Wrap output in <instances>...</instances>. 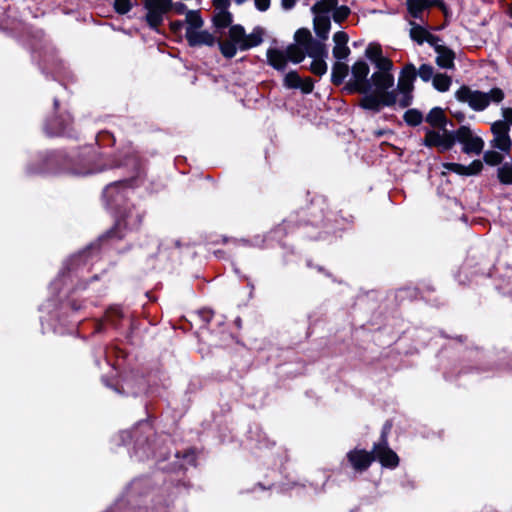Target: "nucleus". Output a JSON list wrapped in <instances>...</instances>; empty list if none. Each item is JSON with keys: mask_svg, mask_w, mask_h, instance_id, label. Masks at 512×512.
I'll return each mask as SVG.
<instances>
[{"mask_svg": "<svg viewBox=\"0 0 512 512\" xmlns=\"http://www.w3.org/2000/svg\"><path fill=\"white\" fill-rule=\"evenodd\" d=\"M492 146L502 152H509L512 141L509 135H493Z\"/></svg>", "mask_w": 512, "mask_h": 512, "instance_id": "nucleus-28", "label": "nucleus"}, {"mask_svg": "<svg viewBox=\"0 0 512 512\" xmlns=\"http://www.w3.org/2000/svg\"><path fill=\"white\" fill-rule=\"evenodd\" d=\"M296 4V0H281V5L285 10L292 9Z\"/></svg>", "mask_w": 512, "mask_h": 512, "instance_id": "nucleus-51", "label": "nucleus"}, {"mask_svg": "<svg viewBox=\"0 0 512 512\" xmlns=\"http://www.w3.org/2000/svg\"><path fill=\"white\" fill-rule=\"evenodd\" d=\"M217 12L213 16L214 25L217 28H226L232 23V15L227 10L229 0H215Z\"/></svg>", "mask_w": 512, "mask_h": 512, "instance_id": "nucleus-16", "label": "nucleus"}, {"mask_svg": "<svg viewBox=\"0 0 512 512\" xmlns=\"http://www.w3.org/2000/svg\"><path fill=\"white\" fill-rule=\"evenodd\" d=\"M365 54L373 63L382 56L381 48L373 44L368 45Z\"/></svg>", "mask_w": 512, "mask_h": 512, "instance_id": "nucleus-43", "label": "nucleus"}, {"mask_svg": "<svg viewBox=\"0 0 512 512\" xmlns=\"http://www.w3.org/2000/svg\"><path fill=\"white\" fill-rule=\"evenodd\" d=\"M325 58L326 57H319V58L313 59L310 69L314 74H316L318 76H322L327 72L328 67L325 62Z\"/></svg>", "mask_w": 512, "mask_h": 512, "instance_id": "nucleus-36", "label": "nucleus"}, {"mask_svg": "<svg viewBox=\"0 0 512 512\" xmlns=\"http://www.w3.org/2000/svg\"><path fill=\"white\" fill-rule=\"evenodd\" d=\"M451 85V78L446 74H436L433 77V86L440 92H446L449 90Z\"/></svg>", "mask_w": 512, "mask_h": 512, "instance_id": "nucleus-30", "label": "nucleus"}, {"mask_svg": "<svg viewBox=\"0 0 512 512\" xmlns=\"http://www.w3.org/2000/svg\"><path fill=\"white\" fill-rule=\"evenodd\" d=\"M410 37L417 44L422 45L424 42L428 43L431 47L433 45H437V42H440V38L431 34L425 27L420 24H417L413 21H410Z\"/></svg>", "mask_w": 512, "mask_h": 512, "instance_id": "nucleus-13", "label": "nucleus"}, {"mask_svg": "<svg viewBox=\"0 0 512 512\" xmlns=\"http://www.w3.org/2000/svg\"><path fill=\"white\" fill-rule=\"evenodd\" d=\"M497 176L502 184H512V163H504L497 170Z\"/></svg>", "mask_w": 512, "mask_h": 512, "instance_id": "nucleus-29", "label": "nucleus"}, {"mask_svg": "<svg viewBox=\"0 0 512 512\" xmlns=\"http://www.w3.org/2000/svg\"><path fill=\"white\" fill-rule=\"evenodd\" d=\"M404 120L411 126H417L422 122L423 116L418 110L409 109L404 114Z\"/></svg>", "mask_w": 512, "mask_h": 512, "instance_id": "nucleus-35", "label": "nucleus"}, {"mask_svg": "<svg viewBox=\"0 0 512 512\" xmlns=\"http://www.w3.org/2000/svg\"><path fill=\"white\" fill-rule=\"evenodd\" d=\"M374 64L378 68L377 72H384L386 74H391L390 71L392 70L393 64L388 58L381 56L379 59H377L374 62Z\"/></svg>", "mask_w": 512, "mask_h": 512, "instance_id": "nucleus-41", "label": "nucleus"}, {"mask_svg": "<svg viewBox=\"0 0 512 512\" xmlns=\"http://www.w3.org/2000/svg\"><path fill=\"white\" fill-rule=\"evenodd\" d=\"M510 126L506 121L497 120L491 125L493 135H509Z\"/></svg>", "mask_w": 512, "mask_h": 512, "instance_id": "nucleus-40", "label": "nucleus"}, {"mask_svg": "<svg viewBox=\"0 0 512 512\" xmlns=\"http://www.w3.org/2000/svg\"><path fill=\"white\" fill-rule=\"evenodd\" d=\"M338 0H320L311 8L314 14L313 24L315 33L322 40L328 38L331 28V14L335 22L340 23L348 17L350 9L347 6H337Z\"/></svg>", "mask_w": 512, "mask_h": 512, "instance_id": "nucleus-2", "label": "nucleus"}, {"mask_svg": "<svg viewBox=\"0 0 512 512\" xmlns=\"http://www.w3.org/2000/svg\"><path fill=\"white\" fill-rule=\"evenodd\" d=\"M370 69L366 62L357 61L351 69L352 77L346 85L349 92L366 94L370 91V80H368Z\"/></svg>", "mask_w": 512, "mask_h": 512, "instance_id": "nucleus-9", "label": "nucleus"}, {"mask_svg": "<svg viewBox=\"0 0 512 512\" xmlns=\"http://www.w3.org/2000/svg\"><path fill=\"white\" fill-rule=\"evenodd\" d=\"M455 98L459 102L468 104L472 110L479 112L484 111L490 104L501 103L505 98V93L498 87L483 92L463 85L455 92Z\"/></svg>", "mask_w": 512, "mask_h": 512, "instance_id": "nucleus-4", "label": "nucleus"}, {"mask_svg": "<svg viewBox=\"0 0 512 512\" xmlns=\"http://www.w3.org/2000/svg\"><path fill=\"white\" fill-rule=\"evenodd\" d=\"M442 130L443 134L441 136V141L438 147H441L443 150H448L454 145L455 141L457 140L456 132H449L446 130V128Z\"/></svg>", "mask_w": 512, "mask_h": 512, "instance_id": "nucleus-33", "label": "nucleus"}, {"mask_svg": "<svg viewBox=\"0 0 512 512\" xmlns=\"http://www.w3.org/2000/svg\"><path fill=\"white\" fill-rule=\"evenodd\" d=\"M140 222V218H139V215H136L135 218L132 216V214H129L127 215L124 219H123V224L125 226H130V227H134L136 226L138 223Z\"/></svg>", "mask_w": 512, "mask_h": 512, "instance_id": "nucleus-46", "label": "nucleus"}, {"mask_svg": "<svg viewBox=\"0 0 512 512\" xmlns=\"http://www.w3.org/2000/svg\"><path fill=\"white\" fill-rule=\"evenodd\" d=\"M294 38L295 41L298 43V46L302 48H304L307 45V43H309L313 39L310 31L305 28L297 30Z\"/></svg>", "mask_w": 512, "mask_h": 512, "instance_id": "nucleus-37", "label": "nucleus"}, {"mask_svg": "<svg viewBox=\"0 0 512 512\" xmlns=\"http://www.w3.org/2000/svg\"><path fill=\"white\" fill-rule=\"evenodd\" d=\"M431 5L430 0H407L410 15L415 19H421L422 13Z\"/></svg>", "mask_w": 512, "mask_h": 512, "instance_id": "nucleus-23", "label": "nucleus"}, {"mask_svg": "<svg viewBox=\"0 0 512 512\" xmlns=\"http://www.w3.org/2000/svg\"><path fill=\"white\" fill-rule=\"evenodd\" d=\"M153 434L151 425L147 422L140 423L133 430L121 431L118 435L120 441L123 444H128L130 441H134V451L139 459L149 457L150 454H154L148 438Z\"/></svg>", "mask_w": 512, "mask_h": 512, "instance_id": "nucleus-6", "label": "nucleus"}, {"mask_svg": "<svg viewBox=\"0 0 512 512\" xmlns=\"http://www.w3.org/2000/svg\"><path fill=\"white\" fill-rule=\"evenodd\" d=\"M96 257V250L94 246L89 247L85 251L74 255L69 259L66 271L61 272L59 277L51 283V289H58L60 283H66L68 280L71 283L77 281V286L85 288L82 282L85 280V275L90 271L93 266V260Z\"/></svg>", "mask_w": 512, "mask_h": 512, "instance_id": "nucleus-3", "label": "nucleus"}, {"mask_svg": "<svg viewBox=\"0 0 512 512\" xmlns=\"http://www.w3.org/2000/svg\"><path fill=\"white\" fill-rule=\"evenodd\" d=\"M435 3H439V4H440V3H441V0H435Z\"/></svg>", "mask_w": 512, "mask_h": 512, "instance_id": "nucleus-59", "label": "nucleus"}, {"mask_svg": "<svg viewBox=\"0 0 512 512\" xmlns=\"http://www.w3.org/2000/svg\"><path fill=\"white\" fill-rule=\"evenodd\" d=\"M370 89L361 99L360 106L366 110L379 112L382 107H391L397 103V91L393 90L394 76L384 72H374L370 78Z\"/></svg>", "mask_w": 512, "mask_h": 512, "instance_id": "nucleus-1", "label": "nucleus"}, {"mask_svg": "<svg viewBox=\"0 0 512 512\" xmlns=\"http://www.w3.org/2000/svg\"><path fill=\"white\" fill-rule=\"evenodd\" d=\"M283 85L288 89H300L303 93L312 92L314 84L310 78L301 79L296 71H290L285 74Z\"/></svg>", "mask_w": 512, "mask_h": 512, "instance_id": "nucleus-15", "label": "nucleus"}, {"mask_svg": "<svg viewBox=\"0 0 512 512\" xmlns=\"http://www.w3.org/2000/svg\"><path fill=\"white\" fill-rule=\"evenodd\" d=\"M255 6L260 11H266L270 6V0H255Z\"/></svg>", "mask_w": 512, "mask_h": 512, "instance_id": "nucleus-49", "label": "nucleus"}, {"mask_svg": "<svg viewBox=\"0 0 512 512\" xmlns=\"http://www.w3.org/2000/svg\"><path fill=\"white\" fill-rule=\"evenodd\" d=\"M426 121L440 129H445L448 123V120L444 114V111L440 107H434L430 110L428 115L426 116Z\"/></svg>", "mask_w": 512, "mask_h": 512, "instance_id": "nucleus-22", "label": "nucleus"}, {"mask_svg": "<svg viewBox=\"0 0 512 512\" xmlns=\"http://www.w3.org/2000/svg\"><path fill=\"white\" fill-rule=\"evenodd\" d=\"M262 30L260 28H255L250 34L245 35V44L241 46V50L245 51L252 47H256L262 42Z\"/></svg>", "mask_w": 512, "mask_h": 512, "instance_id": "nucleus-25", "label": "nucleus"}, {"mask_svg": "<svg viewBox=\"0 0 512 512\" xmlns=\"http://www.w3.org/2000/svg\"><path fill=\"white\" fill-rule=\"evenodd\" d=\"M266 56L270 66L278 71H284L288 61H291L294 64L302 62L305 58V52L302 47L291 44L286 48V50L269 48Z\"/></svg>", "mask_w": 512, "mask_h": 512, "instance_id": "nucleus-7", "label": "nucleus"}, {"mask_svg": "<svg viewBox=\"0 0 512 512\" xmlns=\"http://www.w3.org/2000/svg\"><path fill=\"white\" fill-rule=\"evenodd\" d=\"M114 236H115V232L110 231L109 234H108V237L109 238H113Z\"/></svg>", "mask_w": 512, "mask_h": 512, "instance_id": "nucleus-56", "label": "nucleus"}, {"mask_svg": "<svg viewBox=\"0 0 512 512\" xmlns=\"http://www.w3.org/2000/svg\"><path fill=\"white\" fill-rule=\"evenodd\" d=\"M143 7L146 10L145 20L148 26L158 31L163 23L165 15L174 10L177 14H185L188 11L182 2L173 3L172 0H144Z\"/></svg>", "mask_w": 512, "mask_h": 512, "instance_id": "nucleus-5", "label": "nucleus"}, {"mask_svg": "<svg viewBox=\"0 0 512 512\" xmlns=\"http://www.w3.org/2000/svg\"><path fill=\"white\" fill-rule=\"evenodd\" d=\"M123 186L124 182H117L108 185L103 192L104 197L111 201V203H116L118 201V194L120 192V188H122Z\"/></svg>", "mask_w": 512, "mask_h": 512, "instance_id": "nucleus-32", "label": "nucleus"}, {"mask_svg": "<svg viewBox=\"0 0 512 512\" xmlns=\"http://www.w3.org/2000/svg\"><path fill=\"white\" fill-rule=\"evenodd\" d=\"M49 306H50V304H49V305L42 304V305L40 306V310H41V311L49 310Z\"/></svg>", "mask_w": 512, "mask_h": 512, "instance_id": "nucleus-55", "label": "nucleus"}, {"mask_svg": "<svg viewBox=\"0 0 512 512\" xmlns=\"http://www.w3.org/2000/svg\"><path fill=\"white\" fill-rule=\"evenodd\" d=\"M348 74V66L337 61L332 67L331 80L334 84H341Z\"/></svg>", "mask_w": 512, "mask_h": 512, "instance_id": "nucleus-26", "label": "nucleus"}, {"mask_svg": "<svg viewBox=\"0 0 512 512\" xmlns=\"http://www.w3.org/2000/svg\"><path fill=\"white\" fill-rule=\"evenodd\" d=\"M350 54V49L347 45H335L333 48V56L338 59H346Z\"/></svg>", "mask_w": 512, "mask_h": 512, "instance_id": "nucleus-44", "label": "nucleus"}, {"mask_svg": "<svg viewBox=\"0 0 512 512\" xmlns=\"http://www.w3.org/2000/svg\"><path fill=\"white\" fill-rule=\"evenodd\" d=\"M45 130L48 135H64V136H72L70 129V117L67 116L62 119H57L53 122H49L45 126Z\"/></svg>", "mask_w": 512, "mask_h": 512, "instance_id": "nucleus-19", "label": "nucleus"}, {"mask_svg": "<svg viewBox=\"0 0 512 512\" xmlns=\"http://www.w3.org/2000/svg\"><path fill=\"white\" fill-rule=\"evenodd\" d=\"M111 137L109 133H102L98 136L97 140L100 141V138H103V137Z\"/></svg>", "mask_w": 512, "mask_h": 512, "instance_id": "nucleus-54", "label": "nucleus"}, {"mask_svg": "<svg viewBox=\"0 0 512 512\" xmlns=\"http://www.w3.org/2000/svg\"><path fill=\"white\" fill-rule=\"evenodd\" d=\"M245 35V30L241 25H232L229 29V40L237 44L239 50H241L243 43L245 44Z\"/></svg>", "mask_w": 512, "mask_h": 512, "instance_id": "nucleus-27", "label": "nucleus"}, {"mask_svg": "<svg viewBox=\"0 0 512 512\" xmlns=\"http://www.w3.org/2000/svg\"><path fill=\"white\" fill-rule=\"evenodd\" d=\"M44 170L42 168L40 169H32V168H28V172L29 173H40V172H43Z\"/></svg>", "mask_w": 512, "mask_h": 512, "instance_id": "nucleus-53", "label": "nucleus"}, {"mask_svg": "<svg viewBox=\"0 0 512 512\" xmlns=\"http://www.w3.org/2000/svg\"><path fill=\"white\" fill-rule=\"evenodd\" d=\"M91 149L85 148L84 151L75 159L77 165H80V168H73L71 173L74 175H88L96 172L102 171L103 167L93 166L92 155H90Z\"/></svg>", "mask_w": 512, "mask_h": 512, "instance_id": "nucleus-14", "label": "nucleus"}, {"mask_svg": "<svg viewBox=\"0 0 512 512\" xmlns=\"http://www.w3.org/2000/svg\"><path fill=\"white\" fill-rule=\"evenodd\" d=\"M95 280H97V276H96V275H94V276L91 278V281H95Z\"/></svg>", "mask_w": 512, "mask_h": 512, "instance_id": "nucleus-57", "label": "nucleus"}, {"mask_svg": "<svg viewBox=\"0 0 512 512\" xmlns=\"http://www.w3.org/2000/svg\"><path fill=\"white\" fill-rule=\"evenodd\" d=\"M218 44L222 55L229 59L233 58L239 49L238 45L231 40L218 41Z\"/></svg>", "mask_w": 512, "mask_h": 512, "instance_id": "nucleus-31", "label": "nucleus"}, {"mask_svg": "<svg viewBox=\"0 0 512 512\" xmlns=\"http://www.w3.org/2000/svg\"><path fill=\"white\" fill-rule=\"evenodd\" d=\"M373 453L375 460L377 459L383 467L394 469L399 464L398 455L388 446L385 439L373 445Z\"/></svg>", "mask_w": 512, "mask_h": 512, "instance_id": "nucleus-12", "label": "nucleus"}, {"mask_svg": "<svg viewBox=\"0 0 512 512\" xmlns=\"http://www.w3.org/2000/svg\"><path fill=\"white\" fill-rule=\"evenodd\" d=\"M441 136L442 134L439 132L434 130H427L423 144L427 147L439 146Z\"/></svg>", "mask_w": 512, "mask_h": 512, "instance_id": "nucleus-38", "label": "nucleus"}, {"mask_svg": "<svg viewBox=\"0 0 512 512\" xmlns=\"http://www.w3.org/2000/svg\"><path fill=\"white\" fill-rule=\"evenodd\" d=\"M432 47L437 53L436 63L439 67L444 69H451L454 67L455 54L451 49L440 44V42H437V45H433Z\"/></svg>", "mask_w": 512, "mask_h": 512, "instance_id": "nucleus-18", "label": "nucleus"}, {"mask_svg": "<svg viewBox=\"0 0 512 512\" xmlns=\"http://www.w3.org/2000/svg\"><path fill=\"white\" fill-rule=\"evenodd\" d=\"M185 23H186V33H189L190 31H195L198 29H201L204 21L200 15V12L197 10H188L186 12L185 17Z\"/></svg>", "mask_w": 512, "mask_h": 512, "instance_id": "nucleus-24", "label": "nucleus"}, {"mask_svg": "<svg viewBox=\"0 0 512 512\" xmlns=\"http://www.w3.org/2000/svg\"><path fill=\"white\" fill-rule=\"evenodd\" d=\"M445 168L459 175H476L482 168L483 164L480 160H474L469 166L458 163H447Z\"/></svg>", "mask_w": 512, "mask_h": 512, "instance_id": "nucleus-20", "label": "nucleus"}, {"mask_svg": "<svg viewBox=\"0 0 512 512\" xmlns=\"http://www.w3.org/2000/svg\"><path fill=\"white\" fill-rule=\"evenodd\" d=\"M416 78V68L409 63L402 69L397 83V103L400 107H408L412 103V92L414 89V80Z\"/></svg>", "mask_w": 512, "mask_h": 512, "instance_id": "nucleus-8", "label": "nucleus"}, {"mask_svg": "<svg viewBox=\"0 0 512 512\" xmlns=\"http://www.w3.org/2000/svg\"><path fill=\"white\" fill-rule=\"evenodd\" d=\"M303 49L305 55H308L312 59L328 56L326 45L319 40L312 39Z\"/></svg>", "mask_w": 512, "mask_h": 512, "instance_id": "nucleus-21", "label": "nucleus"}, {"mask_svg": "<svg viewBox=\"0 0 512 512\" xmlns=\"http://www.w3.org/2000/svg\"><path fill=\"white\" fill-rule=\"evenodd\" d=\"M121 165H136V159L135 157H129L124 163H116L113 165H109L108 167H114V166H121Z\"/></svg>", "mask_w": 512, "mask_h": 512, "instance_id": "nucleus-52", "label": "nucleus"}, {"mask_svg": "<svg viewBox=\"0 0 512 512\" xmlns=\"http://www.w3.org/2000/svg\"><path fill=\"white\" fill-rule=\"evenodd\" d=\"M186 40L191 47L196 46H213L216 42L215 37L206 30H195L185 34Z\"/></svg>", "mask_w": 512, "mask_h": 512, "instance_id": "nucleus-17", "label": "nucleus"}, {"mask_svg": "<svg viewBox=\"0 0 512 512\" xmlns=\"http://www.w3.org/2000/svg\"><path fill=\"white\" fill-rule=\"evenodd\" d=\"M243 1H244V0H237V3H239V4H240V3H242Z\"/></svg>", "mask_w": 512, "mask_h": 512, "instance_id": "nucleus-58", "label": "nucleus"}, {"mask_svg": "<svg viewBox=\"0 0 512 512\" xmlns=\"http://www.w3.org/2000/svg\"><path fill=\"white\" fill-rule=\"evenodd\" d=\"M333 41L335 45H347L348 35L342 31L336 32L333 36Z\"/></svg>", "mask_w": 512, "mask_h": 512, "instance_id": "nucleus-45", "label": "nucleus"}, {"mask_svg": "<svg viewBox=\"0 0 512 512\" xmlns=\"http://www.w3.org/2000/svg\"><path fill=\"white\" fill-rule=\"evenodd\" d=\"M183 25H184L183 21H180V20L173 21V22L170 23V28H171V30L173 32L176 33V32H179L182 29Z\"/></svg>", "mask_w": 512, "mask_h": 512, "instance_id": "nucleus-50", "label": "nucleus"}, {"mask_svg": "<svg viewBox=\"0 0 512 512\" xmlns=\"http://www.w3.org/2000/svg\"><path fill=\"white\" fill-rule=\"evenodd\" d=\"M457 141L464 145L463 151L465 153L480 154L484 147V141L478 136H474L467 126H461L456 131Z\"/></svg>", "mask_w": 512, "mask_h": 512, "instance_id": "nucleus-11", "label": "nucleus"}, {"mask_svg": "<svg viewBox=\"0 0 512 512\" xmlns=\"http://www.w3.org/2000/svg\"><path fill=\"white\" fill-rule=\"evenodd\" d=\"M374 460L373 450L367 451L356 447L346 453L343 465L349 466L355 473L362 474L368 470Z\"/></svg>", "mask_w": 512, "mask_h": 512, "instance_id": "nucleus-10", "label": "nucleus"}, {"mask_svg": "<svg viewBox=\"0 0 512 512\" xmlns=\"http://www.w3.org/2000/svg\"><path fill=\"white\" fill-rule=\"evenodd\" d=\"M483 159L486 164L496 166L502 162L503 156L497 151L489 150L484 153Z\"/></svg>", "mask_w": 512, "mask_h": 512, "instance_id": "nucleus-39", "label": "nucleus"}, {"mask_svg": "<svg viewBox=\"0 0 512 512\" xmlns=\"http://www.w3.org/2000/svg\"><path fill=\"white\" fill-rule=\"evenodd\" d=\"M510 15H511V17H512V6H511V11H510Z\"/></svg>", "mask_w": 512, "mask_h": 512, "instance_id": "nucleus-60", "label": "nucleus"}, {"mask_svg": "<svg viewBox=\"0 0 512 512\" xmlns=\"http://www.w3.org/2000/svg\"><path fill=\"white\" fill-rule=\"evenodd\" d=\"M501 111L504 118L502 121H506L509 126L512 125V108L503 107Z\"/></svg>", "mask_w": 512, "mask_h": 512, "instance_id": "nucleus-48", "label": "nucleus"}, {"mask_svg": "<svg viewBox=\"0 0 512 512\" xmlns=\"http://www.w3.org/2000/svg\"><path fill=\"white\" fill-rule=\"evenodd\" d=\"M135 3L136 0H114V9L118 14L124 15L131 11Z\"/></svg>", "mask_w": 512, "mask_h": 512, "instance_id": "nucleus-34", "label": "nucleus"}, {"mask_svg": "<svg viewBox=\"0 0 512 512\" xmlns=\"http://www.w3.org/2000/svg\"><path fill=\"white\" fill-rule=\"evenodd\" d=\"M195 456L192 451H188L183 455V463H181V467H185L186 465H194Z\"/></svg>", "mask_w": 512, "mask_h": 512, "instance_id": "nucleus-47", "label": "nucleus"}, {"mask_svg": "<svg viewBox=\"0 0 512 512\" xmlns=\"http://www.w3.org/2000/svg\"><path fill=\"white\" fill-rule=\"evenodd\" d=\"M418 75L419 77L424 81V82H428L429 80H433V77L435 76L434 75V70H433V67L431 65H428V64H422L420 67H419V70H418Z\"/></svg>", "mask_w": 512, "mask_h": 512, "instance_id": "nucleus-42", "label": "nucleus"}]
</instances>
